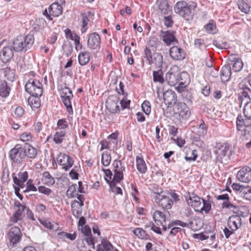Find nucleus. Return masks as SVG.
Wrapping results in <instances>:
<instances>
[{
    "label": "nucleus",
    "mask_w": 251,
    "mask_h": 251,
    "mask_svg": "<svg viewBox=\"0 0 251 251\" xmlns=\"http://www.w3.org/2000/svg\"><path fill=\"white\" fill-rule=\"evenodd\" d=\"M143 111L147 115H149L151 111L150 103L148 100H145L142 104Z\"/></svg>",
    "instance_id": "53"
},
{
    "label": "nucleus",
    "mask_w": 251,
    "mask_h": 251,
    "mask_svg": "<svg viewBox=\"0 0 251 251\" xmlns=\"http://www.w3.org/2000/svg\"><path fill=\"white\" fill-rule=\"evenodd\" d=\"M198 132L201 136H204L207 132V128L205 123L203 121L198 128Z\"/></svg>",
    "instance_id": "59"
},
{
    "label": "nucleus",
    "mask_w": 251,
    "mask_h": 251,
    "mask_svg": "<svg viewBox=\"0 0 251 251\" xmlns=\"http://www.w3.org/2000/svg\"><path fill=\"white\" fill-rule=\"evenodd\" d=\"M20 138L23 142H29L32 140V136L30 132H24L20 135Z\"/></svg>",
    "instance_id": "56"
},
{
    "label": "nucleus",
    "mask_w": 251,
    "mask_h": 251,
    "mask_svg": "<svg viewBox=\"0 0 251 251\" xmlns=\"http://www.w3.org/2000/svg\"><path fill=\"white\" fill-rule=\"evenodd\" d=\"M203 202V206L201 209V212L204 211L205 213H208L210 211L211 208V204L207 201L206 200L201 199Z\"/></svg>",
    "instance_id": "55"
},
{
    "label": "nucleus",
    "mask_w": 251,
    "mask_h": 251,
    "mask_svg": "<svg viewBox=\"0 0 251 251\" xmlns=\"http://www.w3.org/2000/svg\"><path fill=\"white\" fill-rule=\"evenodd\" d=\"M155 202L163 209H170L173 204V201L170 196L163 195H156L154 197Z\"/></svg>",
    "instance_id": "8"
},
{
    "label": "nucleus",
    "mask_w": 251,
    "mask_h": 251,
    "mask_svg": "<svg viewBox=\"0 0 251 251\" xmlns=\"http://www.w3.org/2000/svg\"><path fill=\"white\" fill-rule=\"evenodd\" d=\"M164 24L167 27H171L173 24L172 18L171 16H165L164 17Z\"/></svg>",
    "instance_id": "63"
},
{
    "label": "nucleus",
    "mask_w": 251,
    "mask_h": 251,
    "mask_svg": "<svg viewBox=\"0 0 251 251\" xmlns=\"http://www.w3.org/2000/svg\"><path fill=\"white\" fill-rule=\"evenodd\" d=\"M238 6L241 12L245 14H248L250 11L251 6L243 0L238 1Z\"/></svg>",
    "instance_id": "34"
},
{
    "label": "nucleus",
    "mask_w": 251,
    "mask_h": 251,
    "mask_svg": "<svg viewBox=\"0 0 251 251\" xmlns=\"http://www.w3.org/2000/svg\"><path fill=\"white\" fill-rule=\"evenodd\" d=\"M214 152L216 155L217 161L225 164L229 162L231 151H229V146L227 144H217Z\"/></svg>",
    "instance_id": "3"
},
{
    "label": "nucleus",
    "mask_w": 251,
    "mask_h": 251,
    "mask_svg": "<svg viewBox=\"0 0 251 251\" xmlns=\"http://www.w3.org/2000/svg\"><path fill=\"white\" fill-rule=\"evenodd\" d=\"M113 166L114 173V179L117 183H119L124 178L123 172L125 170V167L123 165L121 161L118 160L114 161Z\"/></svg>",
    "instance_id": "11"
},
{
    "label": "nucleus",
    "mask_w": 251,
    "mask_h": 251,
    "mask_svg": "<svg viewBox=\"0 0 251 251\" xmlns=\"http://www.w3.org/2000/svg\"><path fill=\"white\" fill-rule=\"evenodd\" d=\"M175 33L174 31L171 30H161L159 32V37L165 44L169 46L174 42L177 43V40L174 35Z\"/></svg>",
    "instance_id": "14"
},
{
    "label": "nucleus",
    "mask_w": 251,
    "mask_h": 251,
    "mask_svg": "<svg viewBox=\"0 0 251 251\" xmlns=\"http://www.w3.org/2000/svg\"><path fill=\"white\" fill-rule=\"evenodd\" d=\"M197 6V3L193 1H190L187 3L185 1L182 0L176 4L174 10L176 13L178 14L185 19L189 20L193 18L194 10Z\"/></svg>",
    "instance_id": "1"
},
{
    "label": "nucleus",
    "mask_w": 251,
    "mask_h": 251,
    "mask_svg": "<svg viewBox=\"0 0 251 251\" xmlns=\"http://www.w3.org/2000/svg\"><path fill=\"white\" fill-rule=\"evenodd\" d=\"M101 39L97 32H92L88 35L87 47L90 50H99L100 48Z\"/></svg>",
    "instance_id": "10"
},
{
    "label": "nucleus",
    "mask_w": 251,
    "mask_h": 251,
    "mask_svg": "<svg viewBox=\"0 0 251 251\" xmlns=\"http://www.w3.org/2000/svg\"><path fill=\"white\" fill-rule=\"evenodd\" d=\"M241 226V218L238 215L230 216L227 220V226L232 230H236Z\"/></svg>",
    "instance_id": "21"
},
{
    "label": "nucleus",
    "mask_w": 251,
    "mask_h": 251,
    "mask_svg": "<svg viewBox=\"0 0 251 251\" xmlns=\"http://www.w3.org/2000/svg\"><path fill=\"white\" fill-rule=\"evenodd\" d=\"M57 129L59 130H64V129L68 127V122L65 119H60L57 123Z\"/></svg>",
    "instance_id": "51"
},
{
    "label": "nucleus",
    "mask_w": 251,
    "mask_h": 251,
    "mask_svg": "<svg viewBox=\"0 0 251 251\" xmlns=\"http://www.w3.org/2000/svg\"><path fill=\"white\" fill-rule=\"evenodd\" d=\"M116 181H112L110 183V184H109L110 186V190L112 192L116 194H122V190L120 187L116 186Z\"/></svg>",
    "instance_id": "44"
},
{
    "label": "nucleus",
    "mask_w": 251,
    "mask_h": 251,
    "mask_svg": "<svg viewBox=\"0 0 251 251\" xmlns=\"http://www.w3.org/2000/svg\"><path fill=\"white\" fill-rule=\"evenodd\" d=\"M243 112L246 118L251 119V101H247L244 106Z\"/></svg>",
    "instance_id": "43"
},
{
    "label": "nucleus",
    "mask_w": 251,
    "mask_h": 251,
    "mask_svg": "<svg viewBox=\"0 0 251 251\" xmlns=\"http://www.w3.org/2000/svg\"><path fill=\"white\" fill-rule=\"evenodd\" d=\"M66 132L65 130H58L53 138V141L56 144H61L63 141V137L65 136Z\"/></svg>",
    "instance_id": "37"
},
{
    "label": "nucleus",
    "mask_w": 251,
    "mask_h": 251,
    "mask_svg": "<svg viewBox=\"0 0 251 251\" xmlns=\"http://www.w3.org/2000/svg\"><path fill=\"white\" fill-rule=\"evenodd\" d=\"M79 64L83 66L87 64L90 60V53L88 51L81 52L78 57Z\"/></svg>",
    "instance_id": "31"
},
{
    "label": "nucleus",
    "mask_w": 251,
    "mask_h": 251,
    "mask_svg": "<svg viewBox=\"0 0 251 251\" xmlns=\"http://www.w3.org/2000/svg\"><path fill=\"white\" fill-rule=\"evenodd\" d=\"M169 54L171 58L174 60H182L185 57L184 51L176 46L170 48Z\"/></svg>",
    "instance_id": "18"
},
{
    "label": "nucleus",
    "mask_w": 251,
    "mask_h": 251,
    "mask_svg": "<svg viewBox=\"0 0 251 251\" xmlns=\"http://www.w3.org/2000/svg\"><path fill=\"white\" fill-rule=\"evenodd\" d=\"M153 79L155 82L163 83L164 82L162 69H158V71H153Z\"/></svg>",
    "instance_id": "33"
},
{
    "label": "nucleus",
    "mask_w": 251,
    "mask_h": 251,
    "mask_svg": "<svg viewBox=\"0 0 251 251\" xmlns=\"http://www.w3.org/2000/svg\"><path fill=\"white\" fill-rule=\"evenodd\" d=\"M38 190L40 193L44 194L47 196H50L52 192L50 189L47 188L44 186H39Z\"/></svg>",
    "instance_id": "60"
},
{
    "label": "nucleus",
    "mask_w": 251,
    "mask_h": 251,
    "mask_svg": "<svg viewBox=\"0 0 251 251\" xmlns=\"http://www.w3.org/2000/svg\"><path fill=\"white\" fill-rule=\"evenodd\" d=\"M73 97L72 91L68 87H64L61 90V98L69 113L73 112L71 100Z\"/></svg>",
    "instance_id": "9"
},
{
    "label": "nucleus",
    "mask_w": 251,
    "mask_h": 251,
    "mask_svg": "<svg viewBox=\"0 0 251 251\" xmlns=\"http://www.w3.org/2000/svg\"><path fill=\"white\" fill-rule=\"evenodd\" d=\"M251 94V89L249 87H246L243 89L242 91L238 94V99L239 100L242 102L244 98L248 99V101H251V99L250 98V94Z\"/></svg>",
    "instance_id": "35"
},
{
    "label": "nucleus",
    "mask_w": 251,
    "mask_h": 251,
    "mask_svg": "<svg viewBox=\"0 0 251 251\" xmlns=\"http://www.w3.org/2000/svg\"><path fill=\"white\" fill-rule=\"evenodd\" d=\"M176 113L183 119H188L190 115L191 112L189 107L184 102H178L175 106Z\"/></svg>",
    "instance_id": "13"
},
{
    "label": "nucleus",
    "mask_w": 251,
    "mask_h": 251,
    "mask_svg": "<svg viewBox=\"0 0 251 251\" xmlns=\"http://www.w3.org/2000/svg\"><path fill=\"white\" fill-rule=\"evenodd\" d=\"M180 72L176 66L172 67L169 71L166 74V80L168 84L171 86H175L178 83L180 84L182 82H179Z\"/></svg>",
    "instance_id": "7"
},
{
    "label": "nucleus",
    "mask_w": 251,
    "mask_h": 251,
    "mask_svg": "<svg viewBox=\"0 0 251 251\" xmlns=\"http://www.w3.org/2000/svg\"><path fill=\"white\" fill-rule=\"evenodd\" d=\"M213 44L214 46L220 49H226L227 48V44L226 42H220L215 40L213 41Z\"/></svg>",
    "instance_id": "58"
},
{
    "label": "nucleus",
    "mask_w": 251,
    "mask_h": 251,
    "mask_svg": "<svg viewBox=\"0 0 251 251\" xmlns=\"http://www.w3.org/2000/svg\"><path fill=\"white\" fill-rule=\"evenodd\" d=\"M164 63L163 57L161 53L154 52L151 60L149 64L153 65L157 69H162V65Z\"/></svg>",
    "instance_id": "23"
},
{
    "label": "nucleus",
    "mask_w": 251,
    "mask_h": 251,
    "mask_svg": "<svg viewBox=\"0 0 251 251\" xmlns=\"http://www.w3.org/2000/svg\"><path fill=\"white\" fill-rule=\"evenodd\" d=\"M136 161L138 171L141 174H145L147 171V166L144 159L139 156H137Z\"/></svg>",
    "instance_id": "30"
},
{
    "label": "nucleus",
    "mask_w": 251,
    "mask_h": 251,
    "mask_svg": "<svg viewBox=\"0 0 251 251\" xmlns=\"http://www.w3.org/2000/svg\"><path fill=\"white\" fill-rule=\"evenodd\" d=\"M186 199L188 204L194 209L199 207L201 204V198L194 193H188Z\"/></svg>",
    "instance_id": "20"
},
{
    "label": "nucleus",
    "mask_w": 251,
    "mask_h": 251,
    "mask_svg": "<svg viewBox=\"0 0 251 251\" xmlns=\"http://www.w3.org/2000/svg\"><path fill=\"white\" fill-rule=\"evenodd\" d=\"M43 176L45 179V183L47 185H52L55 183L54 178L50 175L49 172L46 171L43 173Z\"/></svg>",
    "instance_id": "41"
},
{
    "label": "nucleus",
    "mask_w": 251,
    "mask_h": 251,
    "mask_svg": "<svg viewBox=\"0 0 251 251\" xmlns=\"http://www.w3.org/2000/svg\"><path fill=\"white\" fill-rule=\"evenodd\" d=\"M93 15H92L90 12H84L81 14V32L82 33H85L88 28V23L90 21Z\"/></svg>",
    "instance_id": "22"
},
{
    "label": "nucleus",
    "mask_w": 251,
    "mask_h": 251,
    "mask_svg": "<svg viewBox=\"0 0 251 251\" xmlns=\"http://www.w3.org/2000/svg\"><path fill=\"white\" fill-rule=\"evenodd\" d=\"M23 234L18 226H12L9 228L7 234L10 246L14 247L21 240Z\"/></svg>",
    "instance_id": "6"
},
{
    "label": "nucleus",
    "mask_w": 251,
    "mask_h": 251,
    "mask_svg": "<svg viewBox=\"0 0 251 251\" xmlns=\"http://www.w3.org/2000/svg\"><path fill=\"white\" fill-rule=\"evenodd\" d=\"M156 5L161 14L169 15L170 10L167 0H157L156 1Z\"/></svg>",
    "instance_id": "24"
},
{
    "label": "nucleus",
    "mask_w": 251,
    "mask_h": 251,
    "mask_svg": "<svg viewBox=\"0 0 251 251\" xmlns=\"http://www.w3.org/2000/svg\"><path fill=\"white\" fill-rule=\"evenodd\" d=\"M23 149L25 150V156L32 159L36 157L37 152L36 149L33 147L29 144H27V146L25 147Z\"/></svg>",
    "instance_id": "32"
},
{
    "label": "nucleus",
    "mask_w": 251,
    "mask_h": 251,
    "mask_svg": "<svg viewBox=\"0 0 251 251\" xmlns=\"http://www.w3.org/2000/svg\"><path fill=\"white\" fill-rule=\"evenodd\" d=\"M58 236L59 239H65V238H67L71 241L75 240L76 237V235L75 233L72 234L64 231L59 232Z\"/></svg>",
    "instance_id": "40"
},
{
    "label": "nucleus",
    "mask_w": 251,
    "mask_h": 251,
    "mask_svg": "<svg viewBox=\"0 0 251 251\" xmlns=\"http://www.w3.org/2000/svg\"><path fill=\"white\" fill-rule=\"evenodd\" d=\"M250 194H251V188L249 186H243V190L241 193V196L245 197L246 199H248V195Z\"/></svg>",
    "instance_id": "62"
},
{
    "label": "nucleus",
    "mask_w": 251,
    "mask_h": 251,
    "mask_svg": "<svg viewBox=\"0 0 251 251\" xmlns=\"http://www.w3.org/2000/svg\"><path fill=\"white\" fill-rule=\"evenodd\" d=\"M10 88L7 86L5 80L0 81V96L6 98L9 95Z\"/></svg>",
    "instance_id": "29"
},
{
    "label": "nucleus",
    "mask_w": 251,
    "mask_h": 251,
    "mask_svg": "<svg viewBox=\"0 0 251 251\" xmlns=\"http://www.w3.org/2000/svg\"><path fill=\"white\" fill-rule=\"evenodd\" d=\"M103 171L105 173V179L109 184H110V183L112 181H116V180H114V176L112 178L113 174L112 172L109 169H103Z\"/></svg>",
    "instance_id": "52"
},
{
    "label": "nucleus",
    "mask_w": 251,
    "mask_h": 251,
    "mask_svg": "<svg viewBox=\"0 0 251 251\" xmlns=\"http://www.w3.org/2000/svg\"><path fill=\"white\" fill-rule=\"evenodd\" d=\"M236 126L238 130L244 131V118L241 115H239L237 116Z\"/></svg>",
    "instance_id": "46"
},
{
    "label": "nucleus",
    "mask_w": 251,
    "mask_h": 251,
    "mask_svg": "<svg viewBox=\"0 0 251 251\" xmlns=\"http://www.w3.org/2000/svg\"><path fill=\"white\" fill-rule=\"evenodd\" d=\"M243 66V63L241 59H238L232 65V69L235 72H239L241 70Z\"/></svg>",
    "instance_id": "50"
},
{
    "label": "nucleus",
    "mask_w": 251,
    "mask_h": 251,
    "mask_svg": "<svg viewBox=\"0 0 251 251\" xmlns=\"http://www.w3.org/2000/svg\"><path fill=\"white\" fill-rule=\"evenodd\" d=\"M62 48L67 57H69L73 52V45L70 42L63 43Z\"/></svg>",
    "instance_id": "38"
},
{
    "label": "nucleus",
    "mask_w": 251,
    "mask_h": 251,
    "mask_svg": "<svg viewBox=\"0 0 251 251\" xmlns=\"http://www.w3.org/2000/svg\"><path fill=\"white\" fill-rule=\"evenodd\" d=\"M12 47L4 46L2 47V49L0 51V59L3 63H7L14 55Z\"/></svg>",
    "instance_id": "19"
},
{
    "label": "nucleus",
    "mask_w": 251,
    "mask_h": 251,
    "mask_svg": "<svg viewBox=\"0 0 251 251\" xmlns=\"http://www.w3.org/2000/svg\"><path fill=\"white\" fill-rule=\"evenodd\" d=\"M111 162V155L108 151H104L102 153L101 163L104 166H108Z\"/></svg>",
    "instance_id": "42"
},
{
    "label": "nucleus",
    "mask_w": 251,
    "mask_h": 251,
    "mask_svg": "<svg viewBox=\"0 0 251 251\" xmlns=\"http://www.w3.org/2000/svg\"><path fill=\"white\" fill-rule=\"evenodd\" d=\"M127 94L126 93V95H124L123 99L121 100L120 104L123 109L128 108L129 107L130 100H127Z\"/></svg>",
    "instance_id": "57"
},
{
    "label": "nucleus",
    "mask_w": 251,
    "mask_h": 251,
    "mask_svg": "<svg viewBox=\"0 0 251 251\" xmlns=\"http://www.w3.org/2000/svg\"><path fill=\"white\" fill-rule=\"evenodd\" d=\"M153 217L155 221H166L165 215L160 211H156L153 214Z\"/></svg>",
    "instance_id": "47"
},
{
    "label": "nucleus",
    "mask_w": 251,
    "mask_h": 251,
    "mask_svg": "<svg viewBox=\"0 0 251 251\" xmlns=\"http://www.w3.org/2000/svg\"><path fill=\"white\" fill-rule=\"evenodd\" d=\"M49 16L58 17L62 13V7L58 2L52 3L49 7Z\"/></svg>",
    "instance_id": "25"
},
{
    "label": "nucleus",
    "mask_w": 251,
    "mask_h": 251,
    "mask_svg": "<svg viewBox=\"0 0 251 251\" xmlns=\"http://www.w3.org/2000/svg\"><path fill=\"white\" fill-rule=\"evenodd\" d=\"M163 99L165 104L168 107H171L176 103V95L174 91L167 90L163 94Z\"/></svg>",
    "instance_id": "17"
},
{
    "label": "nucleus",
    "mask_w": 251,
    "mask_h": 251,
    "mask_svg": "<svg viewBox=\"0 0 251 251\" xmlns=\"http://www.w3.org/2000/svg\"><path fill=\"white\" fill-rule=\"evenodd\" d=\"M25 209V208H22V207H21V208H18L13 216L11 217V222L17 223L18 221L22 220L23 219V212Z\"/></svg>",
    "instance_id": "36"
},
{
    "label": "nucleus",
    "mask_w": 251,
    "mask_h": 251,
    "mask_svg": "<svg viewBox=\"0 0 251 251\" xmlns=\"http://www.w3.org/2000/svg\"><path fill=\"white\" fill-rule=\"evenodd\" d=\"M197 158V154L196 153V151L193 150L191 153V156H185L184 159L186 161L191 162L192 161H195Z\"/></svg>",
    "instance_id": "64"
},
{
    "label": "nucleus",
    "mask_w": 251,
    "mask_h": 251,
    "mask_svg": "<svg viewBox=\"0 0 251 251\" xmlns=\"http://www.w3.org/2000/svg\"><path fill=\"white\" fill-rule=\"evenodd\" d=\"M231 75V68L229 64L225 65L222 68L220 73L221 81L226 83L228 81Z\"/></svg>",
    "instance_id": "26"
},
{
    "label": "nucleus",
    "mask_w": 251,
    "mask_h": 251,
    "mask_svg": "<svg viewBox=\"0 0 251 251\" xmlns=\"http://www.w3.org/2000/svg\"><path fill=\"white\" fill-rule=\"evenodd\" d=\"M58 164L62 166V169L65 171H68L74 164L73 159L65 153H60L57 157Z\"/></svg>",
    "instance_id": "12"
},
{
    "label": "nucleus",
    "mask_w": 251,
    "mask_h": 251,
    "mask_svg": "<svg viewBox=\"0 0 251 251\" xmlns=\"http://www.w3.org/2000/svg\"><path fill=\"white\" fill-rule=\"evenodd\" d=\"M152 56L153 54H152L151 50L149 48L146 47L144 50L143 57L146 59V60L148 61L149 64L151 59Z\"/></svg>",
    "instance_id": "54"
},
{
    "label": "nucleus",
    "mask_w": 251,
    "mask_h": 251,
    "mask_svg": "<svg viewBox=\"0 0 251 251\" xmlns=\"http://www.w3.org/2000/svg\"><path fill=\"white\" fill-rule=\"evenodd\" d=\"M70 39L74 41L75 45V48L76 50L79 49H81L82 48V44L80 43V37L76 34H75L74 36H73L72 34L70 36Z\"/></svg>",
    "instance_id": "48"
},
{
    "label": "nucleus",
    "mask_w": 251,
    "mask_h": 251,
    "mask_svg": "<svg viewBox=\"0 0 251 251\" xmlns=\"http://www.w3.org/2000/svg\"><path fill=\"white\" fill-rule=\"evenodd\" d=\"M9 157L15 163L21 164L25 157V150L21 145L17 144L10 150Z\"/></svg>",
    "instance_id": "5"
},
{
    "label": "nucleus",
    "mask_w": 251,
    "mask_h": 251,
    "mask_svg": "<svg viewBox=\"0 0 251 251\" xmlns=\"http://www.w3.org/2000/svg\"><path fill=\"white\" fill-rule=\"evenodd\" d=\"M76 184H73L68 188L66 194L69 197L74 198L76 195Z\"/></svg>",
    "instance_id": "49"
},
{
    "label": "nucleus",
    "mask_w": 251,
    "mask_h": 251,
    "mask_svg": "<svg viewBox=\"0 0 251 251\" xmlns=\"http://www.w3.org/2000/svg\"><path fill=\"white\" fill-rule=\"evenodd\" d=\"M29 97L28 101L31 106L35 108H38L40 106V97L41 96H31Z\"/></svg>",
    "instance_id": "39"
},
{
    "label": "nucleus",
    "mask_w": 251,
    "mask_h": 251,
    "mask_svg": "<svg viewBox=\"0 0 251 251\" xmlns=\"http://www.w3.org/2000/svg\"><path fill=\"white\" fill-rule=\"evenodd\" d=\"M134 234L140 238H144L145 236V231L140 228H136L133 230Z\"/></svg>",
    "instance_id": "61"
},
{
    "label": "nucleus",
    "mask_w": 251,
    "mask_h": 251,
    "mask_svg": "<svg viewBox=\"0 0 251 251\" xmlns=\"http://www.w3.org/2000/svg\"><path fill=\"white\" fill-rule=\"evenodd\" d=\"M251 126V119H249L246 118L244 119V136L247 134H250L251 130H250V126Z\"/></svg>",
    "instance_id": "45"
},
{
    "label": "nucleus",
    "mask_w": 251,
    "mask_h": 251,
    "mask_svg": "<svg viewBox=\"0 0 251 251\" xmlns=\"http://www.w3.org/2000/svg\"><path fill=\"white\" fill-rule=\"evenodd\" d=\"M119 99L114 95L110 96L106 100V107L110 112L115 113L120 112V109L118 104Z\"/></svg>",
    "instance_id": "15"
},
{
    "label": "nucleus",
    "mask_w": 251,
    "mask_h": 251,
    "mask_svg": "<svg viewBox=\"0 0 251 251\" xmlns=\"http://www.w3.org/2000/svg\"><path fill=\"white\" fill-rule=\"evenodd\" d=\"M112 245L106 239H103L97 247V251H110L113 249Z\"/></svg>",
    "instance_id": "28"
},
{
    "label": "nucleus",
    "mask_w": 251,
    "mask_h": 251,
    "mask_svg": "<svg viewBox=\"0 0 251 251\" xmlns=\"http://www.w3.org/2000/svg\"><path fill=\"white\" fill-rule=\"evenodd\" d=\"M236 177L240 181L248 183L251 180V168L245 166L237 174Z\"/></svg>",
    "instance_id": "16"
},
{
    "label": "nucleus",
    "mask_w": 251,
    "mask_h": 251,
    "mask_svg": "<svg viewBox=\"0 0 251 251\" xmlns=\"http://www.w3.org/2000/svg\"><path fill=\"white\" fill-rule=\"evenodd\" d=\"M12 176L13 182L17 183H19V181L25 182L28 177V173L26 171H21L18 174V177L16 176L15 173H13Z\"/></svg>",
    "instance_id": "27"
},
{
    "label": "nucleus",
    "mask_w": 251,
    "mask_h": 251,
    "mask_svg": "<svg viewBox=\"0 0 251 251\" xmlns=\"http://www.w3.org/2000/svg\"><path fill=\"white\" fill-rule=\"evenodd\" d=\"M25 90L31 96H41L43 94L42 84L35 79L28 80L25 85Z\"/></svg>",
    "instance_id": "4"
},
{
    "label": "nucleus",
    "mask_w": 251,
    "mask_h": 251,
    "mask_svg": "<svg viewBox=\"0 0 251 251\" xmlns=\"http://www.w3.org/2000/svg\"><path fill=\"white\" fill-rule=\"evenodd\" d=\"M34 38L32 34L27 35L24 39L17 38L13 42V50L17 52H25L32 46Z\"/></svg>",
    "instance_id": "2"
}]
</instances>
